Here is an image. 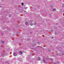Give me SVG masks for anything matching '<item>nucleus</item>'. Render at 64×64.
<instances>
[{"label": "nucleus", "instance_id": "2eb2a0df", "mask_svg": "<svg viewBox=\"0 0 64 64\" xmlns=\"http://www.w3.org/2000/svg\"><path fill=\"white\" fill-rule=\"evenodd\" d=\"M38 43H39V42H38Z\"/></svg>", "mask_w": 64, "mask_h": 64}, {"label": "nucleus", "instance_id": "7ed1b4c3", "mask_svg": "<svg viewBox=\"0 0 64 64\" xmlns=\"http://www.w3.org/2000/svg\"><path fill=\"white\" fill-rule=\"evenodd\" d=\"M38 60H40V58L39 57L38 58Z\"/></svg>", "mask_w": 64, "mask_h": 64}, {"label": "nucleus", "instance_id": "20e7f679", "mask_svg": "<svg viewBox=\"0 0 64 64\" xmlns=\"http://www.w3.org/2000/svg\"><path fill=\"white\" fill-rule=\"evenodd\" d=\"M25 24L26 25H28V23L27 22H26Z\"/></svg>", "mask_w": 64, "mask_h": 64}, {"label": "nucleus", "instance_id": "1a4fd4ad", "mask_svg": "<svg viewBox=\"0 0 64 64\" xmlns=\"http://www.w3.org/2000/svg\"><path fill=\"white\" fill-rule=\"evenodd\" d=\"M30 26H32V25H33V24H30Z\"/></svg>", "mask_w": 64, "mask_h": 64}, {"label": "nucleus", "instance_id": "4468645a", "mask_svg": "<svg viewBox=\"0 0 64 64\" xmlns=\"http://www.w3.org/2000/svg\"><path fill=\"white\" fill-rule=\"evenodd\" d=\"M52 31H53V30H52Z\"/></svg>", "mask_w": 64, "mask_h": 64}, {"label": "nucleus", "instance_id": "f257e3e1", "mask_svg": "<svg viewBox=\"0 0 64 64\" xmlns=\"http://www.w3.org/2000/svg\"><path fill=\"white\" fill-rule=\"evenodd\" d=\"M14 56H16L17 55V54L15 52H14L13 53Z\"/></svg>", "mask_w": 64, "mask_h": 64}, {"label": "nucleus", "instance_id": "423d86ee", "mask_svg": "<svg viewBox=\"0 0 64 64\" xmlns=\"http://www.w3.org/2000/svg\"><path fill=\"white\" fill-rule=\"evenodd\" d=\"M62 6L63 7H64V4H63L62 5Z\"/></svg>", "mask_w": 64, "mask_h": 64}, {"label": "nucleus", "instance_id": "f8f14e48", "mask_svg": "<svg viewBox=\"0 0 64 64\" xmlns=\"http://www.w3.org/2000/svg\"><path fill=\"white\" fill-rule=\"evenodd\" d=\"M4 42H2V43H3Z\"/></svg>", "mask_w": 64, "mask_h": 64}, {"label": "nucleus", "instance_id": "f03ea898", "mask_svg": "<svg viewBox=\"0 0 64 64\" xmlns=\"http://www.w3.org/2000/svg\"><path fill=\"white\" fill-rule=\"evenodd\" d=\"M19 53H20V55H22L23 53L22 51H19Z\"/></svg>", "mask_w": 64, "mask_h": 64}, {"label": "nucleus", "instance_id": "ddd939ff", "mask_svg": "<svg viewBox=\"0 0 64 64\" xmlns=\"http://www.w3.org/2000/svg\"><path fill=\"white\" fill-rule=\"evenodd\" d=\"M0 7H1V6H0Z\"/></svg>", "mask_w": 64, "mask_h": 64}, {"label": "nucleus", "instance_id": "dca6fc26", "mask_svg": "<svg viewBox=\"0 0 64 64\" xmlns=\"http://www.w3.org/2000/svg\"><path fill=\"white\" fill-rule=\"evenodd\" d=\"M34 25H35V24H34Z\"/></svg>", "mask_w": 64, "mask_h": 64}, {"label": "nucleus", "instance_id": "6e6552de", "mask_svg": "<svg viewBox=\"0 0 64 64\" xmlns=\"http://www.w3.org/2000/svg\"><path fill=\"white\" fill-rule=\"evenodd\" d=\"M23 4H24L23 3H22V6H23Z\"/></svg>", "mask_w": 64, "mask_h": 64}, {"label": "nucleus", "instance_id": "9d476101", "mask_svg": "<svg viewBox=\"0 0 64 64\" xmlns=\"http://www.w3.org/2000/svg\"><path fill=\"white\" fill-rule=\"evenodd\" d=\"M51 38H52V39H53V37H51Z\"/></svg>", "mask_w": 64, "mask_h": 64}, {"label": "nucleus", "instance_id": "39448f33", "mask_svg": "<svg viewBox=\"0 0 64 64\" xmlns=\"http://www.w3.org/2000/svg\"><path fill=\"white\" fill-rule=\"evenodd\" d=\"M56 10L55 8H54L53 10V11H56Z\"/></svg>", "mask_w": 64, "mask_h": 64}, {"label": "nucleus", "instance_id": "9b49d317", "mask_svg": "<svg viewBox=\"0 0 64 64\" xmlns=\"http://www.w3.org/2000/svg\"><path fill=\"white\" fill-rule=\"evenodd\" d=\"M44 59L42 60V61H44Z\"/></svg>", "mask_w": 64, "mask_h": 64}, {"label": "nucleus", "instance_id": "0eeeda50", "mask_svg": "<svg viewBox=\"0 0 64 64\" xmlns=\"http://www.w3.org/2000/svg\"><path fill=\"white\" fill-rule=\"evenodd\" d=\"M27 8H27V7H25V9H27Z\"/></svg>", "mask_w": 64, "mask_h": 64}]
</instances>
